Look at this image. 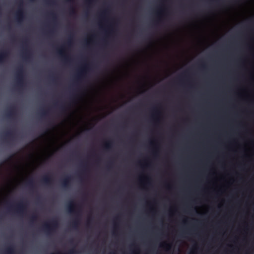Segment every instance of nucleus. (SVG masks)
<instances>
[{"instance_id":"6ab92c4d","label":"nucleus","mask_w":254,"mask_h":254,"mask_svg":"<svg viewBox=\"0 0 254 254\" xmlns=\"http://www.w3.org/2000/svg\"><path fill=\"white\" fill-rule=\"evenodd\" d=\"M92 156L96 158V162L98 163L100 161V158L98 154L96 153V151L95 149L92 150Z\"/></svg>"},{"instance_id":"c756f323","label":"nucleus","mask_w":254,"mask_h":254,"mask_svg":"<svg viewBox=\"0 0 254 254\" xmlns=\"http://www.w3.org/2000/svg\"><path fill=\"white\" fill-rule=\"evenodd\" d=\"M24 44H25V46H27V43H28V39H27V38H25V39H24Z\"/></svg>"},{"instance_id":"f257e3e1","label":"nucleus","mask_w":254,"mask_h":254,"mask_svg":"<svg viewBox=\"0 0 254 254\" xmlns=\"http://www.w3.org/2000/svg\"><path fill=\"white\" fill-rule=\"evenodd\" d=\"M108 136L107 147L108 149L107 171H108V243L111 235V119L108 121Z\"/></svg>"},{"instance_id":"7c9ffc66","label":"nucleus","mask_w":254,"mask_h":254,"mask_svg":"<svg viewBox=\"0 0 254 254\" xmlns=\"http://www.w3.org/2000/svg\"><path fill=\"white\" fill-rule=\"evenodd\" d=\"M53 32V31L51 29H49L48 31V34H52Z\"/></svg>"},{"instance_id":"f3484780","label":"nucleus","mask_w":254,"mask_h":254,"mask_svg":"<svg viewBox=\"0 0 254 254\" xmlns=\"http://www.w3.org/2000/svg\"><path fill=\"white\" fill-rule=\"evenodd\" d=\"M159 112L158 109L156 107L153 108V113L151 115V117L153 119H156V117L159 115Z\"/></svg>"},{"instance_id":"c9c22d12","label":"nucleus","mask_w":254,"mask_h":254,"mask_svg":"<svg viewBox=\"0 0 254 254\" xmlns=\"http://www.w3.org/2000/svg\"><path fill=\"white\" fill-rule=\"evenodd\" d=\"M113 224V221L112 220V225ZM112 235L113 234V231L112 230Z\"/></svg>"},{"instance_id":"20e7f679","label":"nucleus","mask_w":254,"mask_h":254,"mask_svg":"<svg viewBox=\"0 0 254 254\" xmlns=\"http://www.w3.org/2000/svg\"><path fill=\"white\" fill-rule=\"evenodd\" d=\"M76 205L73 201H70L67 205V209L69 212L70 213H74L75 214L76 217L72 222V226L73 228L76 229L79 224V219L78 216L80 214V209H75Z\"/></svg>"},{"instance_id":"09e8293b","label":"nucleus","mask_w":254,"mask_h":254,"mask_svg":"<svg viewBox=\"0 0 254 254\" xmlns=\"http://www.w3.org/2000/svg\"><path fill=\"white\" fill-rule=\"evenodd\" d=\"M112 194H113V192H112Z\"/></svg>"},{"instance_id":"a19ab883","label":"nucleus","mask_w":254,"mask_h":254,"mask_svg":"<svg viewBox=\"0 0 254 254\" xmlns=\"http://www.w3.org/2000/svg\"><path fill=\"white\" fill-rule=\"evenodd\" d=\"M99 15L100 16H102V13H99Z\"/></svg>"},{"instance_id":"473e14b6","label":"nucleus","mask_w":254,"mask_h":254,"mask_svg":"<svg viewBox=\"0 0 254 254\" xmlns=\"http://www.w3.org/2000/svg\"><path fill=\"white\" fill-rule=\"evenodd\" d=\"M92 36L93 38H96V35L95 34H93L92 35Z\"/></svg>"},{"instance_id":"412c9836","label":"nucleus","mask_w":254,"mask_h":254,"mask_svg":"<svg viewBox=\"0 0 254 254\" xmlns=\"http://www.w3.org/2000/svg\"><path fill=\"white\" fill-rule=\"evenodd\" d=\"M48 110H46V109L43 110L42 111L41 113V117H46L48 115Z\"/></svg>"},{"instance_id":"0eeeda50","label":"nucleus","mask_w":254,"mask_h":254,"mask_svg":"<svg viewBox=\"0 0 254 254\" xmlns=\"http://www.w3.org/2000/svg\"><path fill=\"white\" fill-rule=\"evenodd\" d=\"M113 35V16H112V36ZM112 112L114 110V64L112 59Z\"/></svg>"},{"instance_id":"e433bc0d","label":"nucleus","mask_w":254,"mask_h":254,"mask_svg":"<svg viewBox=\"0 0 254 254\" xmlns=\"http://www.w3.org/2000/svg\"><path fill=\"white\" fill-rule=\"evenodd\" d=\"M7 28H8V29H10V26H9V25H7Z\"/></svg>"},{"instance_id":"b1692460","label":"nucleus","mask_w":254,"mask_h":254,"mask_svg":"<svg viewBox=\"0 0 254 254\" xmlns=\"http://www.w3.org/2000/svg\"><path fill=\"white\" fill-rule=\"evenodd\" d=\"M92 221V219L91 217H89L87 222V226L89 227L90 224Z\"/></svg>"},{"instance_id":"58836bf2","label":"nucleus","mask_w":254,"mask_h":254,"mask_svg":"<svg viewBox=\"0 0 254 254\" xmlns=\"http://www.w3.org/2000/svg\"><path fill=\"white\" fill-rule=\"evenodd\" d=\"M167 246L168 247H169V248H170V246L169 245H167Z\"/></svg>"},{"instance_id":"4be33fe9","label":"nucleus","mask_w":254,"mask_h":254,"mask_svg":"<svg viewBox=\"0 0 254 254\" xmlns=\"http://www.w3.org/2000/svg\"><path fill=\"white\" fill-rule=\"evenodd\" d=\"M81 166H82V172L83 173H84L87 170V164L86 163L82 164Z\"/></svg>"},{"instance_id":"423d86ee","label":"nucleus","mask_w":254,"mask_h":254,"mask_svg":"<svg viewBox=\"0 0 254 254\" xmlns=\"http://www.w3.org/2000/svg\"><path fill=\"white\" fill-rule=\"evenodd\" d=\"M18 9L16 12V19L18 22H21L23 17V11L22 10L23 6V1L22 0H19L18 1Z\"/></svg>"},{"instance_id":"2f4dec72","label":"nucleus","mask_w":254,"mask_h":254,"mask_svg":"<svg viewBox=\"0 0 254 254\" xmlns=\"http://www.w3.org/2000/svg\"><path fill=\"white\" fill-rule=\"evenodd\" d=\"M161 19H160V18H159L157 21H156L155 22V24H158L159 22H161Z\"/></svg>"},{"instance_id":"ddd939ff","label":"nucleus","mask_w":254,"mask_h":254,"mask_svg":"<svg viewBox=\"0 0 254 254\" xmlns=\"http://www.w3.org/2000/svg\"><path fill=\"white\" fill-rule=\"evenodd\" d=\"M24 58L25 60H29L31 57V53L29 50L25 48L23 52Z\"/></svg>"},{"instance_id":"f8f14e48","label":"nucleus","mask_w":254,"mask_h":254,"mask_svg":"<svg viewBox=\"0 0 254 254\" xmlns=\"http://www.w3.org/2000/svg\"><path fill=\"white\" fill-rule=\"evenodd\" d=\"M9 55V52L7 50L2 51L0 53V63H3L7 59Z\"/></svg>"},{"instance_id":"aec40b11","label":"nucleus","mask_w":254,"mask_h":254,"mask_svg":"<svg viewBox=\"0 0 254 254\" xmlns=\"http://www.w3.org/2000/svg\"><path fill=\"white\" fill-rule=\"evenodd\" d=\"M37 215L36 214H33L31 216L30 219V223L32 224L34 221H35L37 219Z\"/></svg>"},{"instance_id":"dca6fc26","label":"nucleus","mask_w":254,"mask_h":254,"mask_svg":"<svg viewBox=\"0 0 254 254\" xmlns=\"http://www.w3.org/2000/svg\"><path fill=\"white\" fill-rule=\"evenodd\" d=\"M14 133L12 130H9L7 131L4 135L5 138H11L13 139L14 138Z\"/></svg>"},{"instance_id":"49530a36","label":"nucleus","mask_w":254,"mask_h":254,"mask_svg":"<svg viewBox=\"0 0 254 254\" xmlns=\"http://www.w3.org/2000/svg\"><path fill=\"white\" fill-rule=\"evenodd\" d=\"M112 121H113V119H112Z\"/></svg>"},{"instance_id":"c85d7f7f","label":"nucleus","mask_w":254,"mask_h":254,"mask_svg":"<svg viewBox=\"0 0 254 254\" xmlns=\"http://www.w3.org/2000/svg\"><path fill=\"white\" fill-rule=\"evenodd\" d=\"M14 154L11 155L8 158V160H11L14 157Z\"/></svg>"},{"instance_id":"4c0bfd02","label":"nucleus","mask_w":254,"mask_h":254,"mask_svg":"<svg viewBox=\"0 0 254 254\" xmlns=\"http://www.w3.org/2000/svg\"><path fill=\"white\" fill-rule=\"evenodd\" d=\"M202 67H205V65H204V64H203L202 65Z\"/></svg>"},{"instance_id":"72a5a7b5","label":"nucleus","mask_w":254,"mask_h":254,"mask_svg":"<svg viewBox=\"0 0 254 254\" xmlns=\"http://www.w3.org/2000/svg\"><path fill=\"white\" fill-rule=\"evenodd\" d=\"M52 79H53V80H54V79H55V77H54V75H53V76H52Z\"/></svg>"},{"instance_id":"f704fd0d","label":"nucleus","mask_w":254,"mask_h":254,"mask_svg":"<svg viewBox=\"0 0 254 254\" xmlns=\"http://www.w3.org/2000/svg\"><path fill=\"white\" fill-rule=\"evenodd\" d=\"M72 242H73V240H72H72H70V243H72Z\"/></svg>"},{"instance_id":"2eb2a0df","label":"nucleus","mask_w":254,"mask_h":254,"mask_svg":"<svg viewBox=\"0 0 254 254\" xmlns=\"http://www.w3.org/2000/svg\"><path fill=\"white\" fill-rule=\"evenodd\" d=\"M6 254H15V250L13 246L11 245L7 247L5 250Z\"/></svg>"},{"instance_id":"c03bdc74","label":"nucleus","mask_w":254,"mask_h":254,"mask_svg":"<svg viewBox=\"0 0 254 254\" xmlns=\"http://www.w3.org/2000/svg\"><path fill=\"white\" fill-rule=\"evenodd\" d=\"M73 98V96H71V99H72Z\"/></svg>"},{"instance_id":"79ce46f5","label":"nucleus","mask_w":254,"mask_h":254,"mask_svg":"<svg viewBox=\"0 0 254 254\" xmlns=\"http://www.w3.org/2000/svg\"><path fill=\"white\" fill-rule=\"evenodd\" d=\"M150 143L151 145H152L153 144V142H150Z\"/></svg>"},{"instance_id":"6e6552de","label":"nucleus","mask_w":254,"mask_h":254,"mask_svg":"<svg viewBox=\"0 0 254 254\" xmlns=\"http://www.w3.org/2000/svg\"><path fill=\"white\" fill-rule=\"evenodd\" d=\"M16 75L17 85L18 87L21 86L23 83V70L22 66L18 67Z\"/></svg>"},{"instance_id":"5701e85b","label":"nucleus","mask_w":254,"mask_h":254,"mask_svg":"<svg viewBox=\"0 0 254 254\" xmlns=\"http://www.w3.org/2000/svg\"><path fill=\"white\" fill-rule=\"evenodd\" d=\"M96 0H85V3L90 6Z\"/></svg>"},{"instance_id":"4468645a","label":"nucleus","mask_w":254,"mask_h":254,"mask_svg":"<svg viewBox=\"0 0 254 254\" xmlns=\"http://www.w3.org/2000/svg\"><path fill=\"white\" fill-rule=\"evenodd\" d=\"M16 115V108L15 107H11L7 113V116L12 118Z\"/></svg>"},{"instance_id":"37998d69","label":"nucleus","mask_w":254,"mask_h":254,"mask_svg":"<svg viewBox=\"0 0 254 254\" xmlns=\"http://www.w3.org/2000/svg\"><path fill=\"white\" fill-rule=\"evenodd\" d=\"M50 1V2H51V3H54V1Z\"/></svg>"},{"instance_id":"393cba45","label":"nucleus","mask_w":254,"mask_h":254,"mask_svg":"<svg viewBox=\"0 0 254 254\" xmlns=\"http://www.w3.org/2000/svg\"><path fill=\"white\" fill-rule=\"evenodd\" d=\"M70 13L71 15L75 14L76 12L74 8L72 7L70 9Z\"/></svg>"},{"instance_id":"ea45409f","label":"nucleus","mask_w":254,"mask_h":254,"mask_svg":"<svg viewBox=\"0 0 254 254\" xmlns=\"http://www.w3.org/2000/svg\"><path fill=\"white\" fill-rule=\"evenodd\" d=\"M112 254H115V253H114V252L113 251V250H112Z\"/></svg>"},{"instance_id":"9d476101","label":"nucleus","mask_w":254,"mask_h":254,"mask_svg":"<svg viewBox=\"0 0 254 254\" xmlns=\"http://www.w3.org/2000/svg\"><path fill=\"white\" fill-rule=\"evenodd\" d=\"M58 54L61 57L63 58L65 62L69 61V58L64 54V47L62 46L60 48H57L56 49Z\"/></svg>"},{"instance_id":"39448f33","label":"nucleus","mask_w":254,"mask_h":254,"mask_svg":"<svg viewBox=\"0 0 254 254\" xmlns=\"http://www.w3.org/2000/svg\"><path fill=\"white\" fill-rule=\"evenodd\" d=\"M9 210H14L17 214H22L26 209L27 204L24 201H20L15 204L6 202Z\"/></svg>"},{"instance_id":"a878e982","label":"nucleus","mask_w":254,"mask_h":254,"mask_svg":"<svg viewBox=\"0 0 254 254\" xmlns=\"http://www.w3.org/2000/svg\"><path fill=\"white\" fill-rule=\"evenodd\" d=\"M72 37V36L71 35L70 36L69 39H68V40H67V42L66 43L67 45L69 46V45H70V44H71V39Z\"/></svg>"},{"instance_id":"f03ea898","label":"nucleus","mask_w":254,"mask_h":254,"mask_svg":"<svg viewBox=\"0 0 254 254\" xmlns=\"http://www.w3.org/2000/svg\"><path fill=\"white\" fill-rule=\"evenodd\" d=\"M59 226V222L57 219L53 218L49 222L45 223L41 229L48 235H50L54 232Z\"/></svg>"},{"instance_id":"9b49d317","label":"nucleus","mask_w":254,"mask_h":254,"mask_svg":"<svg viewBox=\"0 0 254 254\" xmlns=\"http://www.w3.org/2000/svg\"><path fill=\"white\" fill-rule=\"evenodd\" d=\"M71 177L69 176H66L61 181V186L63 188L67 189L70 186V181Z\"/></svg>"},{"instance_id":"1a4fd4ad","label":"nucleus","mask_w":254,"mask_h":254,"mask_svg":"<svg viewBox=\"0 0 254 254\" xmlns=\"http://www.w3.org/2000/svg\"><path fill=\"white\" fill-rule=\"evenodd\" d=\"M52 178L50 174H47L43 177L41 182L46 186H50L52 183Z\"/></svg>"},{"instance_id":"de8ad7c7","label":"nucleus","mask_w":254,"mask_h":254,"mask_svg":"<svg viewBox=\"0 0 254 254\" xmlns=\"http://www.w3.org/2000/svg\"><path fill=\"white\" fill-rule=\"evenodd\" d=\"M112 143L113 142V140L112 141Z\"/></svg>"},{"instance_id":"bb28decb","label":"nucleus","mask_w":254,"mask_h":254,"mask_svg":"<svg viewBox=\"0 0 254 254\" xmlns=\"http://www.w3.org/2000/svg\"><path fill=\"white\" fill-rule=\"evenodd\" d=\"M50 14L53 18V19L56 18V15L54 12H51Z\"/></svg>"},{"instance_id":"7ed1b4c3","label":"nucleus","mask_w":254,"mask_h":254,"mask_svg":"<svg viewBox=\"0 0 254 254\" xmlns=\"http://www.w3.org/2000/svg\"><path fill=\"white\" fill-rule=\"evenodd\" d=\"M91 69V64H84L78 70L75 76V84L81 83L86 77L87 72Z\"/></svg>"},{"instance_id":"cd10ccee","label":"nucleus","mask_w":254,"mask_h":254,"mask_svg":"<svg viewBox=\"0 0 254 254\" xmlns=\"http://www.w3.org/2000/svg\"><path fill=\"white\" fill-rule=\"evenodd\" d=\"M60 108L61 109V110L63 111V112H64L65 110H66V109L65 108V107L64 106H63V105H62L61 106H60Z\"/></svg>"},{"instance_id":"a18cd8bd","label":"nucleus","mask_w":254,"mask_h":254,"mask_svg":"<svg viewBox=\"0 0 254 254\" xmlns=\"http://www.w3.org/2000/svg\"><path fill=\"white\" fill-rule=\"evenodd\" d=\"M67 1H71V0H66Z\"/></svg>"},{"instance_id":"a211bd4d","label":"nucleus","mask_w":254,"mask_h":254,"mask_svg":"<svg viewBox=\"0 0 254 254\" xmlns=\"http://www.w3.org/2000/svg\"><path fill=\"white\" fill-rule=\"evenodd\" d=\"M27 186H28L31 190H33L34 189V181L33 179H29L26 183Z\"/></svg>"}]
</instances>
